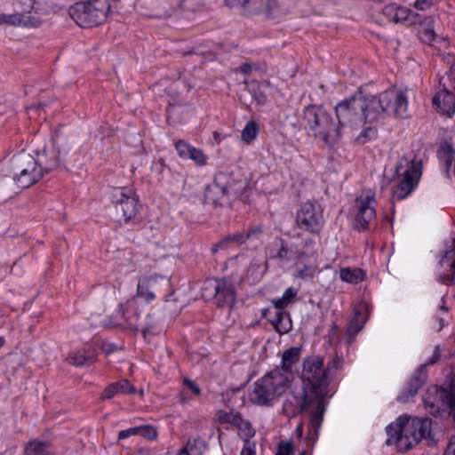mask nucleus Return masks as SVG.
Listing matches in <instances>:
<instances>
[{"instance_id": "obj_1", "label": "nucleus", "mask_w": 455, "mask_h": 455, "mask_svg": "<svg viewBox=\"0 0 455 455\" xmlns=\"http://www.w3.org/2000/svg\"><path fill=\"white\" fill-rule=\"evenodd\" d=\"M62 152L66 153L65 148L52 152V156L44 161L41 159L40 164L28 153L20 152L14 156L10 162V170L13 180L20 188L32 186L43 177L44 172H49L59 166Z\"/></svg>"}, {"instance_id": "obj_2", "label": "nucleus", "mask_w": 455, "mask_h": 455, "mask_svg": "<svg viewBox=\"0 0 455 455\" xmlns=\"http://www.w3.org/2000/svg\"><path fill=\"white\" fill-rule=\"evenodd\" d=\"M431 421L427 418L400 416L387 427V444L396 445L401 451H406L417 445L430 433Z\"/></svg>"}, {"instance_id": "obj_3", "label": "nucleus", "mask_w": 455, "mask_h": 455, "mask_svg": "<svg viewBox=\"0 0 455 455\" xmlns=\"http://www.w3.org/2000/svg\"><path fill=\"white\" fill-rule=\"evenodd\" d=\"M283 411L288 417H294L303 413L309 420V436L315 440L323 420L325 403L320 402L306 387L294 389L291 395L284 401Z\"/></svg>"}, {"instance_id": "obj_4", "label": "nucleus", "mask_w": 455, "mask_h": 455, "mask_svg": "<svg viewBox=\"0 0 455 455\" xmlns=\"http://www.w3.org/2000/svg\"><path fill=\"white\" fill-rule=\"evenodd\" d=\"M289 377L279 371L266 373L257 379L249 392L251 403L261 407H271L291 388Z\"/></svg>"}, {"instance_id": "obj_5", "label": "nucleus", "mask_w": 455, "mask_h": 455, "mask_svg": "<svg viewBox=\"0 0 455 455\" xmlns=\"http://www.w3.org/2000/svg\"><path fill=\"white\" fill-rule=\"evenodd\" d=\"M303 121L306 129L326 145L333 146L341 138L340 127L331 115L322 106L310 105L304 108Z\"/></svg>"}, {"instance_id": "obj_6", "label": "nucleus", "mask_w": 455, "mask_h": 455, "mask_svg": "<svg viewBox=\"0 0 455 455\" xmlns=\"http://www.w3.org/2000/svg\"><path fill=\"white\" fill-rule=\"evenodd\" d=\"M301 380L309 394L325 403L329 385L328 370L323 367V358L319 355L309 356L303 361Z\"/></svg>"}, {"instance_id": "obj_7", "label": "nucleus", "mask_w": 455, "mask_h": 455, "mask_svg": "<svg viewBox=\"0 0 455 455\" xmlns=\"http://www.w3.org/2000/svg\"><path fill=\"white\" fill-rule=\"evenodd\" d=\"M109 11V0H89L74 4L70 6L68 13L78 26L91 28L101 24Z\"/></svg>"}, {"instance_id": "obj_8", "label": "nucleus", "mask_w": 455, "mask_h": 455, "mask_svg": "<svg viewBox=\"0 0 455 455\" xmlns=\"http://www.w3.org/2000/svg\"><path fill=\"white\" fill-rule=\"evenodd\" d=\"M335 114L338 120L336 124L340 127L341 136L346 132H352L363 126L356 95L338 103Z\"/></svg>"}, {"instance_id": "obj_9", "label": "nucleus", "mask_w": 455, "mask_h": 455, "mask_svg": "<svg viewBox=\"0 0 455 455\" xmlns=\"http://www.w3.org/2000/svg\"><path fill=\"white\" fill-rule=\"evenodd\" d=\"M395 170L397 174H402V179L394 191V196L402 200L413 190L418 183L421 176V164L413 159L403 158L396 164Z\"/></svg>"}, {"instance_id": "obj_10", "label": "nucleus", "mask_w": 455, "mask_h": 455, "mask_svg": "<svg viewBox=\"0 0 455 455\" xmlns=\"http://www.w3.org/2000/svg\"><path fill=\"white\" fill-rule=\"evenodd\" d=\"M411 94L412 91L408 87L392 88L381 92V102L386 114H392L399 118L410 116L409 98Z\"/></svg>"}, {"instance_id": "obj_11", "label": "nucleus", "mask_w": 455, "mask_h": 455, "mask_svg": "<svg viewBox=\"0 0 455 455\" xmlns=\"http://www.w3.org/2000/svg\"><path fill=\"white\" fill-rule=\"evenodd\" d=\"M115 209L119 223H127L139 212L138 196L132 188H122L116 191Z\"/></svg>"}, {"instance_id": "obj_12", "label": "nucleus", "mask_w": 455, "mask_h": 455, "mask_svg": "<svg viewBox=\"0 0 455 455\" xmlns=\"http://www.w3.org/2000/svg\"><path fill=\"white\" fill-rule=\"evenodd\" d=\"M298 226L310 233H319L323 225V216L320 206L311 202L304 203L297 212Z\"/></svg>"}, {"instance_id": "obj_13", "label": "nucleus", "mask_w": 455, "mask_h": 455, "mask_svg": "<svg viewBox=\"0 0 455 455\" xmlns=\"http://www.w3.org/2000/svg\"><path fill=\"white\" fill-rule=\"evenodd\" d=\"M375 197L371 190L363 191L356 199L357 212L355 215V228L366 229L375 220Z\"/></svg>"}, {"instance_id": "obj_14", "label": "nucleus", "mask_w": 455, "mask_h": 455, "mask_svg": "<svg viewBox=\"0 0 455 455\" xmlns=\"http://www.w3.org/2000/svg\"><path fill=\"white\" fill-rule=\"evenodd\" d=\"M358 105L360 106L363 124H373L384 118L386 111L382 104L380 94L379 96L356 95Z\"/></svg>"}, {"instance_id": "obj_15", "label": "nucleus", "mask_w": 455, "mask_h": 455, "mask_svg": "<svg viewBox=\"0 0 455 455\" xmlns=\"http://www.w3.org/2000/svg\"><path fill=\"white\" fill-rule=\"evenodd\" d=\"M170 287V280L162 275L144 276L139 280L137 295L145 301L153 300L162 290Z\"/></svg>"}, {"instance_id": "obj_16", "label": "nucleus", "mask_w": 455, "mask_h": 455, "mask_svg": "<svg viewBox=\"0 0 455 455\" xmlns=\"http://www.w3.org/2000/svg\"><path fill=\"white\" fill-rule=\"evenodd\" d=\"M294 244L289 245L283 239H275L270 248H268V256L270 259L282 261H290L293 259H299L304 258L306 252L295 248Z\"/></svg>"}, {"instance_id": "obj_17", "label": "nucleus", "mask_w": 455, "mask_h": 455, "mask_svg": "<svg viewBox=\"0 0 455 455\" xmlns=\"http://www.w3.org/2000/svg\"><path fill=\"white\" fill-rule=\"evenodd\" d=\"M236 192L232 186H223L217 180L211 184L205 193V200L215 205H227L229 204V196Z\"/></svg>"}, {"instance_id": "obj_18", "label": "nucleus", "mask_w": 455, "mask_h": 455, "mask_svg": "<svg viewBox=\"0 0 455 455\" xmlns=\"http://www.w3.org/2000/svg\"><path fill=\"white\" fill-rule=\"evenodd\" d=\"M208 286L212 288L219 307H230L235 302V290L225 281H211Z\"/></svg>"}, {"instance_id": "obj_19", "label": "nucleus", "mask_w": 455, "mask_h": 455, "mask_svg": "<svg viewBox=\"0 0 455 455\" xmlns=\"http://www.w3.org/2000/svg\"><path fill=\"white\" fill-rule=\"evenodd\" d=\"M265 317L268 318L273 327L279 333H287L291 329V321L290 315L284 311V308L266 309L263 312Z\"/></svg>"}, {"instance_id": "obj_20", "label": "nucleus", "mask_w": 455, "mask_h": 455, "mask_svg": "<svg viewBox=\"0 0 455 455\" xmlns=\"http://www.w3.org/2000/svg\"><path fill=\"white\" fill-rule=\"evenodd\" d=\"M300 356V349L299 347H290L283 353L280 367H275L272 371H279L282 375L289 377V384L291 385L294 379L292 366L296 364Z\"/></svg>"}, {"instance_id": "obj_21", "label": "nucleus", "mask_w": 455, "mask_h": 455, "mask_svg": "<svg viewBox=\"0 0 455 455\" xmlns=\"http://www.w3.org/2000/svg\"><path fill=\"white\" fill-rule=\"evenodd\" d=\"M433 104L443 115L451 117L455 112V99L449 89L441 87L440 91L434 96Z\"/></svg>"}, {"instance_id": "obj_22", "label": "nucleus", "mask_w": 455, "mask_h": 455, "mask_svg": "<svg viewBox=\"0 0 455 455\" xmlns=\"http://www.w3.org/2000/svg\"><path fill=\"white\" fill-rule=\"evenodd\" d=\"M435 393L436 395L437 402L429 401L428 398L425 399V403L427 406L431 408H437L438 410L441 408L439 403H442L443 406H446L451 410L455 409V391L454 390H447L444 388H434Z\"/></svg>"}, {"instance_id": "obj_23", "label": "nucleus", "mask_w": 455, "mask_h": 455, "mask_svg": "<svg viewBox=\"0 0 455 455\" xmlns=\"http://www.w3.org/2000/svg\"><path fill=\"white\" fill-rule=\"evenodd\" d=\"M130 393H135L134 387L127 379H122L108 386L101 395V399H111L117 394Z\"/></svg>"}, {"instance_id": "obj_24", "label": "nucleus", "mask_w": 455, "mask_h": 455, "mask_svg": "<svg viewBox=\"0 0 455 455\" xmlns=\"http://www.w3.org/2000/svg\"><path fill=\"white\" fill-rule=\"evenodd\" d=\"M0 21L19 27H36L38 20L26 13H14L11 15H2Z\"/></svg>"}, {"instance_id": "obj_25", "label": "nucleus", "mask_w": 455, "mask_h": 455, "mask_svg": "<svg viewBox=\"0 0 455 455\" xmlns=\"http://www.w3.org/2000/svg\"><path fill=\"white\" fill-rule=\"evenodd\" d=\"M96 356L93 352L86 349H80L71 353L66 359L69 364L74 366H84L94 363Z\"/></svg>"}, {"instance_id": "obj_26", "label": "nucleus", "mask_w": 455, "mask_h": 455, "mask_svg": "<svg viewBox=\"0 0 455 455\" xmlns=\"http://www.w3.org/2000/svg\"><path fill=\"white\" fill-rule=\"evenodd\" d=\"M366 320V306L359 304L354 309V315L350 321L348 331L356 334L363 329Z\"/></svg>"}, {"instance_id": "obj_27", "label": "nucleus", "mask_w": 455, "mask_h": 455, "mask_svg": "<svg viewBox=\"0 0 455 455\" xmlns=\"http://www.w3.org/2000/svg\"><path fill=\"white\" fill-rule=\"evenodd\" d=\"M384 13L390 20L397 23L407 20L411 14V12L404 7L389 4L385 7Z\"/></svg>"}, {"instance_id": "obj_28", "label": "nucleus", "mask_w": 455, "mask_h": 455, "mask_svg": "<svg viewBox=\"0 0 455 455\" xmlns=\"http://www.w3.org/2000/svg\"><path fill=\"white\" fill-rule=\"evenodd\" d=\"M271 88L268 81L260 83L252 82L249 85L250 92L253 94L254 100L259 105H264L267 102V91Z\"/></svg>"}, {"instance_id": "obj_29", "label": "nucleus", "mask_w": 455, "mask_h": 455, "mask_svg": "<svg viewBox=\"0 0 455 455\" xmlns=\"http://www.w3.org/2000/svg\"><path fill=\"white\" fill-rule=\"evenodd\" d=\"M434 20L431 17L425 18L420 21V29L419 31V39L426 44H432L435 34L433 27Z\"/></svg>"}, {"instance_id": "obj_30", "label": "nucleus", "mask_w": 455, "mask_h": 455, "mask_svg": "<svg viewBox=\"0 0 455 455\" xmlns=\"http://www.w3.org/2000/svg\"><path fill=\"white\" fill-rule=\"evenodd\" d=\"M423 383L424 379H420L419 377H415L414 379H412L408 383L405 391L398 395V401L402 403L408 402L411 397H413L417 394L419 388L422 386Z\"/></svg>"}, {"instance_id": "obj_31", "label": "nucleus", "mask_w": 455, "mask_h": 455, "mask_svg": "<svg viewBox=\"0 0 455 455\" xmlns=\"http://www.w3.org/2000/svg\"><path fill=\"white\" fill-rule=\"evenodd\" d=\"M303 258L297 259V276L301 279H311L315 276L317 272V267L314 263L305 264L303 263Z\"/></svg>"}, {"instance_id": "obj_32", "label": "nucleus", "mask_w": 455, "mask_h": 455, "mask_svg": "<svg viewBox=\"0 0 455 455\" xmlns=\"http://www.w3.org/2000/svg\"><path fill=\"white\" fill-rule=\"evenodd\" d=\"M339 277L344 282L357 283L363 280L364 274L359 268L351 269L349 267H344L340 269Z\"/></svg>"}, {"instance_id": "obj_33", "label": "nucleus", "mask_w": 455, "mask_h": 455, "mask_svg": "<svg viewBox=\"0 0 455 455\" xmlns=\"http://www.w3.org/2000/svg\"><path fill=\"white\" fill-rule=\"evenodd\" d=\"M26 455H48L49 454V443L46 442H41L34 440L29 442L25 447Z\"/></svg>"}, {"instance_id": "obj_34", "label": "nucleus", "mask_w": 455, "mask_h": 455, "mask_svg": "<svg viewBox=\"0 0 455 455\" xmlns=\"http://www.w3.org/2000/svg\"><path fill=\"white\" fill-rule=\"evenodd\" d=\"M297 295V290L290 287L285 290L282 298L275 299L273 301L274 306L277 308H285Z\"/></svg>"}, {"instance_id": "obj_35", "label": "nucleus", "mask_w": 455, "mask_h": 455, "mask_svg": "<svg viewBox=\"0 0 455 455\" xmlns=\"http://www.w3.org/2000/svg\"><path fill=\"white\" fill-rule=\"evenodd\" d=\"M440 87L455 91V64L451 65L449 71L440 78Z\"/></svg>"}, {"instance_id": "obj_36", "label": "nucleus", "mask_w": 455, "mask_h": 455, "mask_svg": "<svg viewBox=\"0 0 455 455\" xmlns=\"http://www.w3.org/2000/svg\"><path fill=\"white\" fill-rule=\"evenodd\" d=\"M259 133V126L256 122L250 121L242 131V139L246 142H251L256 139Z\"/></svg>"}, {"instance_id": "obj_37", "label": "nucleus", "mask_w": 455, "mask_h": 455, "mask_svg": "<svg viewBox=\"0 0 455 455\" xmlns=\"http://www.w3.org/2000/svg\"><path fill=\"white\" fill-rule=\"evenodd\" d=\"M265 4H269L267 0H247L245 12L249 14L263 13Z\"/></svg>"}, {"instance_id": "obj_38", "label": "nucleus", "mask_w": 455, "mask_h": 455, "mask_svg": "<svg viewBox=\"0 0 455 455\" xmlns=\"http://www.w3.org/2000/svg\"><path fill=\"white\" fill-rule=\"evenodd\" d=\"M215 418L220 423H231L236 425L237 422H240V415L225 411H217Z\"/></svg>"}, {"instance_id": "obj_39", "label": "nucleus", "mask_w": 455, "mask_h": 455, "mask_svg": "<svg viewBox=\"0 0 455 455\" xmlns=\"http://www.w3.org/2000/svg\"><path fill=\"white\" fill-rule=\"evenodd\" d=\"M269 4H265L263 14L268 18H277L282 15L276 0H267Z\"/></svg>"}, {"instance_id": "obj_40", "label": "nucleus", "mask_w": 455, "mask_h": 455, "mask_svg": "<svg viewBox=\"0 0 455 455\" xmlns=\"http://www.w3.org/2000/svg\"><path fill=\"white\" fill-rule=\"evenodd\" d=\"M267 268V262L265 263V266L262 267L260 262L253 260L251 261L249 268H248V275H251L254 276V279H259L262 277V275L265 274Z\"/></svg>"}, {"instance_id": "obj_41", "label": "nucleus", "mask_w": 455, "mask_h": 455, "mask_svg": "<svg viewBox=\"0 0 455 455\" xmlns=\"http://www.w3.org/2000/svg\"><path fill=\"white\" fill-rule=\"evenodd\" d=\"M440 263L442 265L447 264L451 269H453L455 275V239L452 241V248L446 251Z\"/></svg>"}, {"instance_id": "obj_42", "label": "nucleus", "mask_w": 455, "mask_h": 455, "mask_svg": "<svg viewBox=\"0 0 455 455\" xmlns=\"http://www.w3.org/2000/svg\"><path fill=\"white\" fill-rule=\"evenodd\" d=\"M235 426L238 427L241 431H243L244 437L246 438L245 440H248L254 436L255 430L249 421L243 420L240 417V422H237Z\"/></svg>"}, {"instance_id": "obj_43", "label": "nucleus", "mask_w": 455, "mask_h": 455, "mask_svg": "<svg viewBox=\"0 0 455 455\" xmlns=\"http://www.w3.org/2000/svg\"><path fill=\"white\" fill-rule=\"evenodd\" d=\"M188 159L193 160L197 165L200 166L205 165L207 162V156L203 153V151L194 147Z\"/></svg>"}, {"instance_id": "obj_44", "label": "nucleus", "mask_w": 455, "mask_h": 455, "mask_svg": "<svg viewBox=\"0 0 455 455\" xmlns=\"http://www.w3.org/2000/svg\"><path fill=\"white\" fill-rule=\"evenodd\" d=\"M175 148L180 157L188 159L193 147L180 140L175 143Z\"/></svg>"}, {"instance_id": "obj_45", "label": "nucleus", "mask_w": 455, "mask_h": 455, "mask_svg": "<svg viewBox=\"0 0 455 455\" xmlns=\"http://www.w3.org/2000/svg\"><path fill=\"white\" fill-rule=\"evenodd\" d=\"M251 236V232L236 233L233 235H228L224 239V242L231 241L237 244H242Z\"/></svg>"}, {"instance_id": "obj_46", "label": "nucleus", "mask_w": 455, "mask_h": 455, "mask_svg": "<svg viewBox=\"0 0 455 455\" xmlns=\"http://www.w3.org/2000/svg\"><path fill=\"white\" fill-rule=\"evenodd\" d=\"M375 134V131L371 127H365L360 134L356 137V141L360 144L365 143L369 139L373 137Z\"/></svg>"}, {"instance_id": "obj_47", "label": "nucleus", "mask_w": 455, "mask_h": 455, "mask_svg": "<svg viewBox=\"0 0 455 455\" xmlns=\"http://www.w3.org/2000/svg\"><path fill=\"white\" fill-rule=\"evenodd\" d=\"M138 427L140 428L138 434L147 439L152 440V439H155L157 435L156 429L150 426H144V427Z\"/></svg>"}, {"instance_id": "obj_48", "label": "nucleus", "mask_w": 455, "mask_h": 455, "mask_svg": "<svg viewBox=\"0 0 455 455\" xmlns=\"http://www.w3.org/2000/svg\"><path fill=\"white\" fill-rule=\"evenodd\" d=\"M441 0H416L414 7L418 10H426L436 4Z\"/></svg>"}, {"instance_id": "obj_49", "label": "nucleus", "mask_w": 455, "mask_h": 455, "mask_svg": "<svg viewBox=\"0 0 455 455\" xmlns=\"http://www.w3.org/2000/svg\"><path fill=\"white\" fill-rule=\"evenodd\" d=\"M275 455H293V448L291 442L281 443Z\"/></svg>"}, {"instance_id": "obj_50", "label": "nucleus", "mask_w": 455, "mask_h": 455, "mask_svg": "<svg viewBox=\"0 0 455 455\" xmlns=\"http://www.w3.org/2000/svg\"><path fill=\"white\" fill-rule=\"evenodd\" d=\"M342 362L339 357H334L325 368L328 370V377L331 375L332 371H337L341 367Z\"/></svg>"}, {"instance_id": "obj_51", "label": "nucleus", "mask_w": 455, "mask_h": 455, "mask_svg": "<svg viewBox=\"0 0 455 455\" xmlns=\"http://www.w3.org/2000/svg\"><path fill=\"white\" fill-rule=\"evenodd\" d=\"M185 386L191 391V393L195 395H199L201 394V389L193 380L185 378L183 380Z\"/></svg>"}, {"instance_id": "obj_52", "label": "nucleus", "mask_w": 455, "mask_h": 455, "mask_svg": "<svg viewBox=\"0 0 455 455\" xmlns=\"http://www.w3.org/2000/svg\"><path fill=\"white\" fill-rule=\"evenodd\" d=\"M225 4L229 8H237L240 7L243 12L246 10V2L247 0H224Z\"/></svg>"}, {"instance_id": "obj_53", "label": "nucleus", "mask_w": 455, "mask_h": 455, "mask_svg": "<svg viewBox=\"0 0 455 455\" xmlns=\"http://www.w3.org/2000/svg\"><path fill=\"white\" fill-rule=\"evenodd\" d=\"M140 429V428L136 427H132V428H128L125 430H122L118 434V439L123 440V439L128 438L133 435H137L139 433Z\"/></svg>"}, {"instance_id": "obj_54", "label": "nucleus", "mask_w": 455, "mask_h": 455, "mask_svg": "<svg viewBox=\"0 0 455 455\" xmlns=\"http://www.w3.org/2000/svg\"><path fill=\"white\" fill-rule=\"evenodd\" d=\"M241 455H255V444L250 443L249 440H245Z\"/></svg>"}, {"instance_id": "obj_55", "label": "nucleus", "mask_w": 455, "mask_h": 455, "mask_svg": "<svg viewBox=\"0 0 455 455\" xmlns=\"http://www.w3.org/2000/svg\"><path fill=\"white\" fill-rule=\"evenodd\" d=\"M178 455H195L193 451V443L189 440L185 447H183Z\"/></svg>"}, {"instance_id": "obj_56", "label": "nucleus", "mask_w": 455, "mask_h": 455, "mask_svg": "<svg viewBox=\"0 0 455 455\" xmlns=\"http://www.w3.org/2000/svg\"><path fill=\"white\" fill-rule=\"evenodd\" d=\"M444 455H455V435L451 437Z\"/></svg>"}, {"instance_id": "obj_57", "label": "nucleus", "mask_w": 455, "mask_h": 455, "mask_svg": "<svg viewBox=\"0 0 455 455\" xmlns=\"http://www.w3.org/2000/svg\"><path fill=\"white\" fill-rule=\"evenodd\" d=\"M251 65L249 64V63H244L243 64L241 67H240V71L244 74V75H248L251 73Z\"/></svg>"}, {"instance_id": "obj_58", "label": "nucleus", "mask_w": 455, "mask_h": 455, "mask_svg": "<svg viewBox=\"0 0 455 455\" xmlns=\"http://www.w3.org/2000/svg\"><path fill=\"white\" fill-rule=\"evenodd\" d=\"M443 152L445 153L444 149L443 151H440L439 155L443 154ZM446 153H447V158L445 160L446 164L448 165H451V148H448Z\"/></svg>"}, {"instance_id": "obj_59", "label": "nucleus", "mask_w": 455, "mask_h": 455, "mask_svg": "<svg viewBox=\"0 0 455 455\" xmlns=\"http://www.w3.org/2000/svg\"><path fill=\"white\" fill-rule=\"evenodd\" d=\"M247 232H251V235H257V234L262 232V227L261 226H258V227L250 228Z\"/></svg>"}, {"instance_id": "obj_60", "label": "nucleus", "mask_w": 455, "mask_h": 455, "mask_svg": "<svg viewBox=\"0 0 455 455\" xmlns=\"http://www.w3.org/2000/svg\"><path fill=\"white\" fill-rule=\"evenodd\" d=\"M180 402L181 403H186L188 402V399L185 397L184 393H180Z\"/></svg>"}, {"instance_id": "obj_61", "label": "nucleus", "mask_w": 455, "mask_h": 455, "mask_svg": "<svg viewBox=\"0 0 455 455\" xmlns=\"http://www.w3.org/2000/svg\"><path fill=\"white\" fill-rule=\"evenodd\" d=\"M313 241L311 239L305 241V245L307 246L308 244H312Z\"/></svg>"}, {"instance_id": "obj_62", "label": "nucleus", "mask_w": 455, "mask_h": 455, "mask_svg": "<svg viewBox=\"0 0 455 455\" xmlns=\"http://www.w3.org/2000/svg\"><path fill=\"white\" fill-rule=\"evenodd\" d=\"M223 243H225V242L223 241ZM221 243H222V242H221L220 244L215 245V246L212 248V251H213V252H215V251H217L218 247H219V246H220V244H221Z\"/></svg>"}, {"instance_id": "obj_63", "label": "nucleus", "mask_w": 455, "mask_h": 455, "mask_svg": "<svg viewBox=\"0 0 455 455\" xmlns=\"http://www.w3.org/2000/svg\"><path fill=\"white\" fill-rule=\"evenodd\" d=\"M28 2V8H32L33 1L32 0H27Z\"/></svg>"}, {"instance_id": "obj_64", "label": "nucleus", "mask_w": 455, "mask_h": 455, "mask_svg": "<svg viewBox=\"0 0 455 455\" xmlns=\"http://www.w3.org/2000/svg\"><path fill=\"white\" fill-rule=\"evenodd\" d=\"M443 325H444L443 321L442 319H440V326L438 328V331H440Z\"/></svg>"}]
</instances>
